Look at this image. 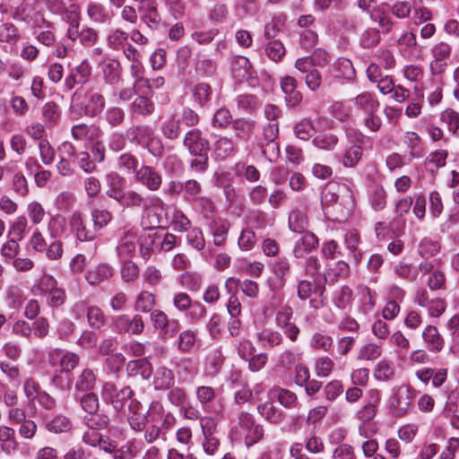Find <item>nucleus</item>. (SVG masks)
<instances>
[{
  "instance_id": "1",
  "label": "nucleus",
  "mask_w": 459,
  "mask_h": 459,
  "mask_svg": "<svg viewBox=\"0 0 459 459\" xmlns=\"http://www.w3.org/2000/svg\"><path fill=\"white\" fill-rule=\"evenodd\" d=\"M264 435V426L256 423L254 416L247 411L238 413L237 423L230 430L231 438L244 442L247 446H251L259 442Z\"/></svg>"
},
{
  "instance_id": "2",
  "label": "nucleus",
  "mask_w": 459,
  "mask_h": 459,
  "mask_svg": "<svg viewBox=\"0 0 459 459\" xmlns=\"http://www.w3.org/2000/svg\"><path fill=\"white\" fill-rule=\"evenodd\" d=\"M416 396V390L410 385H402L393 393L390 399V409L395 417L407 415L411 409Z\"/></svg>"
},
{
  "instance_id": "3",
  "label": "nucleus",
  "mask_w": 459,
  "mask_h": 459,
  "mask_svg": "<svg viewBox=\"0 0 459 459\" xmlns=\"http://www.w3.org/2000/svg\"><path fill=\"white\" fill-rule=\"evenodd\" d=\"M111 325L117 334L140 335L143 333L145 324L142 315L120 314L112 317Z\"/></svg>"
},
{
  "instance_id": "4",
  "label": "nucleus",
  "mask_w": 459,
  "mask_h": 459,
  "mask_svg": "<svg viewBox=\"0 0 459 459\" xmlns=\"http://www.w3.org/2000/svg\"><path fill=\"white\" fill-rule=\"evenodd\" d=\"M134 391L128 385L124 386L120 390L113 382H105L101 389V396L107 403H110L115 410L119 411L126 402L134 396Z\"/></svg>"
},
{
  "instance_id": "5",
  "label": "nucleus",
  "mask_w": 459,
  "mask_h": 459,
  "mask_svg": "<svg viewBox=\"0 0 459 459\" xmlns=\"http://www.w3.org/2000/svg\"><path fill=\"white\" fill-rule=\"evenodd\" d=\"M106 106L105 97L98 91H90L87 94L85 104L79 107V105L72 104L70 107L72 113L77 115H84L90 117H95L102 113Z\"/></svg>"
},
{
  "instance_id": "6",
  "label": "nucleus",
  "mask_w": 459,
  "mask_h": 459,
  "mask_svg": "<svg viewBox=\"0 0 459 459\" xmlns=\"http://www.w3.org/2000/svg\"><path fill=\"white\" fill-rule=\"evenodd\" d=\"M134 179L151 192L158 191L162 184L160 171L149 165H142L135 171Z\"/></svg>"
},
{
  "instance_id": "7",
  "label": "nucleus",
  "mask_w": 459,
  "mask_h": 459,
  "mask_svg": "<svg viewBox=\"0 0 459 459\" xmlns=\"http://www.w3.org/2000/svg\"><path fill=\"white\" fill-rule=\"evenodd\" d=\"M182 143L190 154L206 152L210 148L209 141L199 128L188 130L184 135Z\"/></svg>"
},
{
  "instance_id": "8",
  "label": "nucleus",
  "mask_w": 459,
  "mask_h": 459,
  "mask_svg": "<svg viewBox=\"0 0 459 459\" xmlns=\"http://www.w3.org/2000/svg\"><path fill=\"white\" fill-rule=\"evenodd\" d=\"M380 401L379 390L371 389L368 391L366 403L356 412V419L364 424L371 421L377 415Z\"/></svg>"
},
{
  "instance_id": "9",
  "label": "nucleus",
  "mask_w": 459,
  "mask_h": 459,
  "mask_svg": "<svg viewBox=\"0 0 459 459\" xmlns=\"http://www.w3.org/2000/svg\"><path fill=\"white\" fill-rule=\"evenodd\" d=\"M69 229L71 233L79 241H91L96 238V232L86 226L83 215L75 211L69 217Z\"/></svg>"
},
{
  "instance_id": "10",
  "label": "nucleus",
  "mask_w": 459,
  "mask_h": 459,
  "mask_svg": "<svg viewBox=\"0 0 459 459\" xmlns=\"http://www.w3.org/2000/svg\"><path fill=\"white\" fill-rule=\"evenodd\" d=\"M152 94H139L129 106V112L132 117H149L156 110V105L152 100Z\"/></svg>"
},
{
  "instance_id": "11",
  "label": "nucleus",
  "mask_w": 459,
  "mask_h": 459,
  "mask_svg": "<svg viewBox=\"0 0 459 459\" xmlns=\"http://www.w3.org/2000/svg\"><path fill=\"white\" fill-rule=\"evenodd\" d=\"M66 37L72 40H79V43L85 48L93 47L99 40L100 36L97 30L91 27H83L80 30V27L73 26L70 30H66Z\"/></svg>"
},
{
  "instance_id": "12",
  "label": "nucleus",
  "mask_w": 459,
  "mask_h": 459,
  "mask_svg": "<svg viewBox=\"0 0 459 459\" xmlns=\"http://www.w3.org/2000/svg\"><path fill=\"white\" fill-rule=\"evenodd\" d=\"M91 72V67L87 61H82L70 70L69 74L65 79L64 90L65 91H72L76 84L85 83Z\"/></svg>"
},
{
  "instance_id": "13",
  "label": "nucleus",
  "mask_w": 459,
  "mask_h": 459,
  "mask_svg": "<svg viewBox=\"0 0 459 459\" xmlns=\"http://www.w3.org/2000/svg\"><path fill=\"white\" fill-rule=\"evenodd\" d=\"M331 61L330 54L324 48H316L311 56L298 58L295 68L299 71H307L309 67H324Z\"/></svg>"
},
{
  "instance_id": "14",
  "label": "nucleus",
  "mask_w": 459,
  "mask_h": 459,
  "mask_svg": "<svg viewBox=\"0 0 459 459\" xmlns=\"http://www.w3.org/2000/svg\"><path fill=\"white\" fill-rule=\"evenodd\" d=\"M421 339L428 351L439 353L445 347V339L437 326L428 325L421 333Z\"/></svg>"
},
{
  "instance_id": "15",
  "label": "nucleus",
  "mask_w": 459,
  "mask_h": 459,
  "mask_svg": "<svg viewBox=\"0 0 459 459\" xmlns=\"http://www.w3.org/2000/svg\"><path fill=\"white\" fill-rule=\"evenodd\" d=\"M49 363L54 365L56 361H59L61 372L70 373L72 372L80 362V357L78 354L66 351L63 352L61 350L56 349L49 352L48 355Z\"/></svg>"
},
{
  "instance_id": "16",
  "label": "nucleus",
  "mask_w": 459,
  "mask_h": 459,
  "mask_svg": "<svg viewBox=\"0 0 459 459\" xmlns=\"http://www.w3.org/2000/svg\"><path fill=\"white\" fill-rule=\"evenodd\" d=\"M231 128L237 143L248 142L255 131L256 122L250 117H238L231 123Z\"/></svg>"
},
{
  "instance_id": "17",
  "label": "nucleus",
  "mask_w": 459,
  "mask_h": 459,
  "mask_svg": "<svg viewBox=\"0 0 459 459\" xmlns=\"http://www.w3.org/2000/svg\"><path fill=\"white\" fill-rule=\"evenodd\" d=\"M152 134H154L153 130L146 124L134 125L126 132V137L132 144L143 147L150 141Z\"/></svg>"
},
{
  "instance_id": "18",
  "label": "nucleus",
  "mask_w": 459,
  "mask_h": 459,
  "mask_svg": "<svg viewBox=\"0 0 459 459\" xmlns=\"http://www.w3.org/2000/svg\"><path fill=\"white\" fill-rule=\"evenodd\" d=\"M86 14L94 24H106L109 23L112 20V13L108 11L103 4L94 0L87 3Z\"/></svg>"
},
{
  "instance_id": "19",
  "label": "nucleus",
  "mask_w": 459,
  "mask_h": 459,
  "mask_svg": "<svg viewBox=\"0 0 459 459\" xmlns=\"http://www.w3.org/2000/svg\"><path fill=\"white\" fill-rule=\"evenodd\" d=\"M114 269L107 263H100L86 271L84 278L90 285H97L111 279Z\"/></svg>"
},
{
  "instance_id": "20",
  "label": "nucleus",
  "mask_w": 459,
  "mask_h": 459,
  "mask_svg": "<svg viewBox=\"0 0 459 459\" xmlns=\"http://www.w3.org/2000/svg\"><path fill=\"white\" fill-rule=\"evenodd\" d=\"M279 134V122H268L263 129V139L265 143H261V148L264 155H267L269 149H272L274 156L279 154V144L275 142Z\"/></svg>"
},
{
  "instance_id": "21",
  "label": "nucleus",
  "mask_w": 459,
  "mask_h": 459,
  "mask_svg": "<svg viewBox=\"0 0 459 459\" xmlns=\"http://www.w3.org/2000/svg\"><path fill=\"white\" fill-rule=\"evenodd\" d=\"M281 88L285 94V101L289 107H296L302 100V94L297 90V80L292 76H285L281 80Z\"/></svg>"
},
{
  "instance_id": "22",
  "label": "nucleus",
  "mask_w": 459,
  "mask_h": 459,
  "mask_svg": "<svg viewBox=\"0 0 459 459\" xmlns=\"http://www.w3.org/2000/svg\"><path fill=\"white\" fill-rule=\"evenodd\" d=\"M137 242V234L132 230H127L121 237L117 250L121 261L129 260L134 254Z\"/></svg>"
},
{
  "instance_id": "23",
  "label": "nucleus",
  "mask_w": 459,
  "mask_h": 459,
  "mask_svg": "<svg viewBox=\"0 0 459 459\" xmlns=\"http://www.w3.org/2000/svg\"><path fill=\"white\" fill-rule=\"evenodd\" d=\"M352 102L355 108L363 112L365 115L372 112H377L380 107V102L375 93L370 91H363L358 94Z\"/></svg>"
},
{
  "instance_id": "24",
  "label": "nucleus",
  "mask_w": 459,
  "mask_h": 459,
  "mask_svg": "<svg viewBox=\"0 0 459 459\" xmlns=\"http://www.w3.org/2000/svg\"><path fill=\"white\" fill-rule=\"evenodd\" d=\"M19 449L15 430L8 426H0V450L7 455H13Z\"/></svg>"
},
{
  "instance_id": "25",
  "label": "nucleus",
  "mask_w": 459,
  "mask_h": 459,
  "mask_svg": "<svg viewBox=\"0 0 459 459\" xmlns=\"http://www.w3.org/2000/svg\"><path fill=\"white\" fill-rule=\"evenodd\" d=\"M256 410L266 421L273 425L281 424L286 418L285 412L276 407L271 401H265L258 404Z\"/></svg>"
},
{
  "instance_id": "26",
  "label": "nucleus",
  "mask_w": 459,
  "mask_h": 459,
  "mask_svg": "<svg viewBox=\"0 0 459 459\" xmlns=\"http://www.w3.org/2000/svg\"><path fill=\"white\" fill-rule=\"evenodd\" d=\"M318 246V238L312 232H305L296 242L293 248V255L297 258H301L305 255L316 249Z\"/></svg>"
},
{
  "instance_id": "27",
  "label": "nucleus",
  "mask_w": 459,
  "mask_h": 459,
  "mask_svg": "<svg viewBox=\"0 0 459 459\" xmlns=\"http://www.w3.org/2000/svg\"><path fill=\"white\" fill-rule=\"evenodd\" d=\"M106 182L107 196L117 202L125 193V178L117 172H110L106 176Z\"/></svg>"
},
{
  "instance_id": "28",
  "label": "nucleus",
  "mask_w": 459,
  "mask_h": 459,
  "mask_svg": "<svg viewBox=\"0 0 459 459\" xmlns=\"http://www.w3.org/2000/svg\"><path fill=\"white\" fill-rule=\"evenodd\" d=\"M142 21L151 29L157 30L161 22V16L157 9L156 1L146 6H138Z\"/></svg>"
},
{
  "instance_id": "29",
  "label": "nucleus",
  "mask_w": 459,
  "mask_h": 459,
  "mask_svg": "<svg viewBox=\"0 0 459 459\" xmlns=\"http://www.w3.org/2000/svg\"><path fill=\"white\" fill-rule=\"evenodd\" d=\"M160 133L164 138L173 141L181 134V122L178 116L174 113L167 117L160 126Z\"/></svg>"
},
{
  "instance_id": "30",
  "label": "nucleus",
  "mask_w": 459,
  "mask_h": 459,
  "mask_svg": "<svg viewBox=\"0 0 459 459\" xmlns=\"http://www.w3.org/2000/svg\"><path fill=\"white\" fill-rule=\"evenodd\" d=\"M72 137L76 141L95 140L100 134V129L95 125L81 123L71 129Z\"/></svg>"
},
{
  "instance_id": "31",
  "label": "nucleus",
  "mask_w": 459,
  "mask_h": 459,
  "mask_svg": "<svg viewBox=\"0 0 459 459\" xmlns=\"http://www.w3.org/2000/svg\"><path fill=\"white\" fill-rule=\"evenodd\" d=\"M126 372L129 377L140 376L143 379H149L152 375V366L146 359H134L126 364Z\"/></svg>"
},
{
  "instance_id": "32",
  "label": "nucleus",
  "mask_w": 459,
  "mask_h": 459,
  "mask_svg": "<svg viewBox=\"0 0 459 459\" xmlns=\"http://www.w3.org/2000/svg\"><path fill=\"white\" fill-rule=\"evenodd\" d=\"M213 152L217 159L224 160L238 152L237 142L233 138L220 136L214 143Z\"/></svg>"
},
{
  "instance_id": "33",
  "label": "nucleus",
  "mask_w": 459,
  "mask_h": 459,
  "mask_svg": "<svg viewBox=\"0 0 459 459\" xmlns=\"http://www.w3.org/2000/svg\"><path fill=\"white\" fill-rule=\"evenodd\" d=\"M350 274V265L345 261L340 260L334 264L333 267L329 266L324 273L325 281L328 284H333L340 279L348 277Z\"/></svg>"
},
{
  "instance_id": "34",
  "label": "nucleus",
  "mask_w": 459,
  "mask_h": 459,
  "mask_svg": "<svg viewBox=\"0 0 459 459\" xmlns=\"http://www.w3.org/2000/svg\"><path fill=\"white\" fill-rule=\"evenodd\" d=\"M332 73L335 78L348 81L353 80L356 74L352 62L345 57H340L333 64Z\"/></svg>"
},
{
  "instance_id": "35",
  "label": "nucleus",
  "mask_w": 459,
  "mask_h": 459,
  "mask_svg": "<svg viewBox=\"0 0 459 459\" xmlns=\"http://www.w3.org/2000/svg\"><path fill=\"white\" fill-rule=\"evenodd\" d=\"M74 399L80 403L82 410L88 415H96L100 409L98 395L93 393H83L82 395L74 394Z\"/></svg>"
},
{
  "instance_id": "36",
  "label": "nucleus",
  "mask_w": 459,
  "mask_h": 459,
  "mask_svg": "<svg viewBox=\"0 0 459 459\" xmlns=\"http://www.w3.org/2000/svg\"><path fill=\"white\" fill-rule=\"evenodd\" d=\"M257 340L264 348L269 349L280 347L284 342V338L281 333L269 328H264L258 332Z\"/></svg>"
},
{
  "instance_id": "37",
  "label": "nucleus",
  "mask_w": 459,
  "mask_h": 459,
  "mask_svg": "<svg viewBox=\"0 0 459 459\" xmlns=\"http://www.w3.org/2000/svg\"><path fill=\"white\" fill-rule=\"evenodd\" d=\"M96 385V375L91 368H84L77 377L74 389L77 393H91Z\"/></svg>"
},
{
  "instance_id": "38",
  "label": "nucleus",
  "mask_w": 459,
  "mask_h": 459,
  "mask_svg": "<svg viewBox=\"0 0 459 459\" xmlns=\"http://www.w3.org/2000/svg\"><path fill=\"white\" fill-rule=\"evenodd\" d=\"M156 297L152 292L142 290L135 297L134 308L137 312L152 313L156 306Z\"/></svg>"
},
{
  "instance_id": "39",
  "label": "nucleus",
  "mask_w": 459,
  "mask_h": 459,
  "mask_svg": "<svg viewBox=\"0 0 459 459\" xmlns=\"http://www.w3.org/2000/svg\"><path fill=\"white\" fill-rule=\"evenodd\" d=\"M448 152L443 149H437L431 152L425 159V165L431 173H436L439 169L446 164Z\"/></svg>"
},
{
  "instance_id": "40",
  "label": "nucleus",
  "mask_w": 459,
  "mask_h": 459,
  "mask_svg": "<svg viewBox=\"0 0 459 459\" xmlns=\"http://www.w3.org/2000/svg\"><path fill=\"white\" fill-rule=\"evenodd\" d=\"M72 426L71 420L63 414H57L45 422L46 429L55 434L68 432Z\"/></svg>"
},
{
  "instance_id": "41",
  "label": "nucleus",
  "mask_w": 459,
  "mask_h": 459,
  "mask_svg": "<svg viewBox=\"0 0 459 459\" xmlns=\"http://www.w3.org/2000/svg\"><path fill=\"white\" fill-rule=\"evenodd\" d=\"M360 242L359 233L356 230H348L344 235V244L346 248L352 255L355 264H359L362 260V254L358 250Z\"/></svg>"
},
{
  "instance_id": "42",
  "label": "nucleus",
  "mask_w": 459,
  "mask_h": 459,
  "mask_svg": "<svg viewBox=\"0 0 459 459\" xmlns=\"http://www.w3.org/2000/svg\"><path fill=\"white\" fill-rule=\"evenodd\" d=\"M86 317L89 326L92 329L100 330L106 325V315L104 311L96 305H91L89 307V311Z\"/></svg>"
},
{
  "instance_id": "43",
  "label": "nucleus",
  "mask_w": 459,
  "mask_h": 459,
  "mask_svg": "<svg viewBox=\"0 0 459 459\" xmlns=\"http://www.w3.org/2000/svg\"><path fill=\"white\" fill-rule=\"evenodd\" d=\"M154 386L157 390L168 389L174 384V373L171 369L160 367L154 376Z\"/></svg>"
},
{
  "instance_id": "44",
  "label": "nucleus",
  "mask_w": 459,
  "mask_h": 459,
  "mask_svg": "<svg viewBox=\"0 0 459 459\" xmlns=\"http://www.w3.org/2000/svg\"><path fill=\"white\" fill-rule=\"evenodd\" d=\"M301 358V353L298 352L297 349H285L282 351L277 359V365L280 368L290 370L295 367Z\"/></svg>"
},
{
  "instance_id": "45",
  "label": "nucleus",
  "mask_w": 459,
  "mask_h": 459,
  "mask_svg": "<svg viewBox=\"0 0 459 459\" xmlns=\"http://www.w3.org/2000/svg\"><path fill=\"white\" fill-rule=\"evenodd\" d=\"M117 203L126 208H142L143 204V194L129 189L125 191L122 196H120Z\"/></svg>"
},
{
  "instance_id": "46",
  "label": "nucleus",
  "mask_w": 459,
  "mask_h": 459,
  "mask_svg": "<svg viewBox=\"0 0 459 459\" xmlns=\"http://www.w3.org/2000/svg\"><path fill=\"white\" fill-rule=\"evenodd\" d=\"M394 375V366L392 361L382 359L374 368L373 376L376 380L387 382Z\"/></svg>"
},
{
  "instance_id": "47",
  "label": "nucleus",
  "mask_w": 459,
  "mask_h": 459,
  "mask_svg": "<svg viewBox=\"0 0 459 459\" xmlns=\"http://www.w3.org/2000/svg\"><path fill=\"white\" fill-rule=\"evenodd\" d=\"M60 110L58 105L54 101H48L42 107V117L46 126L53 127L57 124L60 118Z\"/></svg>"
},
{
  "instance_id": "48",
  "label": "nucleus",
  "mask_w": 459,
  "mask_h": 459,
  "mask_svg": "<svg viewBox=\"0 0 459 459\" xmlns=\"http://www.w3.org/2000/svg\"><path fill=\"white\" fill-rule=\"evenodd\" d=\"M333 337L324 332H316L312 334L309 345L313 350L327 352L333 347Z\"/></svg>"
},
{
  "instance_id": "49",
  "label": "nucleus",
  "mask_w": 459,
  "mask_h": 459,
  "mask_svg": "<svg viewBox=\"0 0 459 459\" xmlns=\"http://www.w3.org/2000/svg\"><path fill=\"white\" fill-rule=\"evenodd\" d=\"M129 34L122 29L110 30L107 37V44L114 50H120L128 42Z\"/></svg>"
},
{
  "instance_id": "50",
  "label": "nucleus",
  "mask_w": 459,
  "mask_h": 459,
  "mask_svg": "<svg viewBox=\"0 0 459 459\" xmlns=\"http://www.w3.org/2000/svg\"><path fill=\"white\" fill-rule=\"evenodd\" d=\"M18 28L12 22H4L0 25V42L16 44L20 40Z\"/></svg>"
},
{
  "instance_id": "51",
  "label": "nucleus",
  "mask_w": 459,
  "mask_h": 459,
  "mask_svg": "<svg viewBox=\"0 0 459 459\" xmlns=\"http://www.w3.org/2000/svg\"><path fill=\"white\" fill-rule=\"evenodd\" d=\"M440 120L447 126L453 135H457L459 131V113L453 108H446L440 114Z\"/></svg>"
},
{
  "instance_id": "52",
  "label": "nucleus",
  "mask_w": 459,
  "mask_h": 459,
  "mask_svg": "<svg viewBox=\"0 0 459 459\" xmlns=\"http://www.w3.org/2000/svg\"><path fill=\"white\" fill-rule=\"evenodd\" d=\"M232 114L229 108L222 107L218 108L212 117V125L214 128L226 129L233 122Z\"/></svg>"
},
{
  "instance_id": "53",
  "label": "nucleus",
  "mask_w": 459,
  "mask_h": 459,
  "mask_svg": "<svg viewBox=\"0 0 459 459\" xmlns=\"http://www.w3.org/2000/svg\"><path fill=\"white\" fill-rule=\"evenodd\" d=\"M252 68L249 59L243 56L235 57L231 64V70L234 76L238 79H244L250 74Z\"/></svg>"
},
{
  "instance_id": "54",
  "label": "nucleus",
  "mask_w": 459,
  "mask_h": 459,
  "mask_svg": "<svg viewBox=\"0 0 459 459\" xmlns=\"http://www.w3.org/2000/svg\"><path fill=\"white\" fill-rule=\"evenodd\" d=\"M48 281H50L52 285L48 292V304L53 307H58L66 300L65 291L56 286V281L53 277H49Z\"/></svg>"
},
{
  "instance_id": "55",
  "label": "nucleus",
  "mask_w": 459,
  "mask_h": 459,
  "mask_svg": "<svg viewBox=\"0 0 459 459\" xmlns=\"http://www.w3.org/2000/svg\"><path fill=\"white\" fill-rule=\"evenodd\" d=\"M440 243L429 238H423L419 244L418 252L420 256L429 258L440 252Z\"/></svg>"
},
{
  "instance_id": "56",
  "label": "nucleus",
  "mask_w": 459,
  "mask_h": 459,
  "mask_svg": "<svg viewBox=\"0 0 459 459\" xmlns=\"http://www.w3.org/2000/svg\"><path fill=\"white\" fill-rule=\"evenodd\" d=\"M212 87L205 82L197 83L193 90L195 102L201 108L210 101L212 97Z\"/></svg>"
},
{
  "instance_id": "57",
  "label": "nucleus",
  "mask_w": 459,
  "mask_h": 459,
  "mask_svg": "<svg viewBox=\"0 0 459 459\" xmlns=\"http://www.w3.org/2000/svg\"><path fill=\"white\" fill-rule=\"evenodd\" d=\"M382 344L368 342L359 348L358 359L362 360H375L382 355Z\"/></svg>"
},
{
  "instance_id": "58",
  "label": "nucleus",
  "mask_w": 459,
  "mask_h": 459,
  "mask_svg": "<svg viewBox=\"0 0 459 459\" xmlns=\"http://www.w3.org/2000/svg\"><path fill=\"white\" fill-rule=\"evenodd\" d=\"M386 192L381 186H375L369 193L368 200L375 211H381L386 205Z\"/></svg>"
},
{
  "instance_id": "59",
  "label": "nucleus",
  "mask_w": 459,
  "mask_h": 459,
  "mask_svg": "<svg viewBox=\"0 0 459 459\" xmlns=\"http://www.w3.org/2000/svg\"><path fill=\"white\" fill-rule=\"evenodd\" d=\"M125 118V110L116 106L108 108L104 114L105 121L112 127L120 126L124 123Z\"/></svg>"
},
{
  "instance_id": "60",
  "label": "nucleus",
  "mask_w": 459,
  "mask_h": 459,
  "mask_svg": "<svg viewBox=\"0 0 459 459\" xmlns=\"http://www.w3.org/2000/svg\"><path fill=\"white\" fill-rule=\"evenodd\" d=\"M337 143V136L332 133L319 134L312 141L315 147L325 151H332Z\"/></svg>"
},
{
  "instance_id": "61",
  "label": "nucleus",
  "mask_w": 459,
  "mask_h": 459,
  "mask_svg": "<svg viewBox=\"0 0 459 459\" xmlns=\"http://www.w3.org/2000/svg\"><path fill=\"white\" fill-rule=\"evenodd\" d=\"M277 400L279 403L286 409H296L299 405L298 395L285 388H280L277 394Z\"/></svg>"
},
{
  "instance_id": "62",
  "label": "nucleus",
  "mask_w": 459,
  "mask_h": 459,
  "mask_svg": "<svg viewBox=\"0 0 459 459\" xmlns=\"http://www.w3.org/2000/svg\"><path fill=\"white\" fill-rule=\"evenodd\" d=\"M180 322L175 318H168L160 326L155 330L159 331L160 335L163 339H170L176 336L180 330Z\"/></svg>"
},
{
  "instance_id": "63",
  "label": "nucleus",
  "mask_w": 459,
  "mask_h": 459,
  "mask_svg": "<svg viewBox=\"0 0 459 459\" xmlns=\"http://www.w3.org/2000/svg\"><path fill=\"white\" fill-rule=\"evenodd\" d=\"M307 226V216L299 210H293L289 215V227L294 232H304Z\"/></svg>"
},
{
  "instance_id": "64",
  "label": "nucleus",
  "mask_w": 459,
  "mask_h": 459,
  "mask_svg": "<svg viewBox=\"0 0 459 459\" xmlns=\"http://www.w3.org/2000/svg\"><path fill=\"white\" fill-rule=\"evenodd\" d=\"M217 65L212 59L199 57L195 65V70L197 75L201 77H210L214 74Z\"/></svg>"
}]
</instances>
